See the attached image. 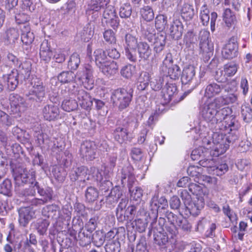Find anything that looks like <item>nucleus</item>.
<instances>
[{"mask_svg": "<svg viewBox=\"0 0 252 252\" xmlns=\"http://www.w3.org/2000/svg\"><path fill=\"white\" fill-rule=\"evenodd\" d=\"M34 211L30 207H21L18 210V221L20 226L26 227L34 216Z\"/></svg>", "mask_w": 252, "mask_h": 252, "instance_id": "15", "label": "nucleus"}, {"mask_svg": "<svg viewBox=\"0 0 252 252\" xmlns=\"http://www.w3.org/2000/svg\"><path fill=\"white\" fill-rule=\"evenodd\" d=\"M210 32L205 30L200 31V54L205 61H208L213 56L214 51L213 43L209 39Z\"/></svg>", "mask_w": 252, "mask_h": 252, "instance_id": "5", "label": "nucleus"}, {"mask_svg": "<svg viewBox=\"0 0 252 252\" xmlns=\"http://www.w3.org/2000/svg\"><path fill=\"white\" fill-rule=\"evenodd\" d=\"M125 42L127 46L132 50H135L138 44L137 39L131 34H126L125 36Z\"/></svg>", "mask_w": 252, "mask_h": 252, "instance_id": "62", "label": "nucleus"}, {"mask_svg": "<svg viewBox=\"0 0 252 252\" xmlns=\"http://www.w3.org/2000/svg\"><path fill=\"white\" fill-rule=\"evenodd\" d=\"M238 45L237 38L233 36L230 38L227 43L223 48L221 54L224 59H231L237 55Z\"/></svg>", "mask_w": 252, "mask_h": 252, "instance_id": "12", "label": "nucleus"}, {"mask_svg": "<svg viewBox=\"0 0 252 252\" xmlns=\"http://www.w3.org/2000/svg\"><path fill=\"white\" fill-rule=\"evenodd\" d=\"M195 70L193 66H189L185 67L182 72L181 75V81L182 84H187L191 82L195 76Z\"/></svg>", "mask_w": 252, "mask_h": 252, "instance_id": "35", "label": "nucleus"}, {"mask_svg": "<svg viewBox=\"0 0 252 252\" xmlns=\"http://www.w3.org/2000/svg\"><path fill=\"white\" fill-rule=\"evenodd\" d=\"M103 37L109 44H114L116 42L115 33L112 30H106L103 33Z\"/></svg>", "mask_w": 252, "mask_h": 252, "instance_id": "64", "label": "nucleus"}, {"mask_svg": "<svg viewBox=\"0 0 252 252\" xmlns=\"http://www.w3.org/2000/svg\"><path fill=\"white\" fill-rule=\"evenodd\" d=\"M132 93L131 89L127 90L124 88H119L114 90L111 97L113 105L120 111L127 108L132 100Z\"/></svg>", "mask_w": 252, "mask_h": 252, "instance_id": "3", "label": "nucleus"}, {"mask_svg": "<svg viewBox=\"0 0 252 252\" xmlns=\"http://www.w3.org/2000/svg\"><path fill=\"white\" fill-rule=\"evenodd\" d=\"M19 196L23 199V201L27 203L30 201L31 198L35 196L36 194V189L34 184L31 183V186L20 191L17 192Z\"/></svg>", "mask_w": 252, "mask_h": 252, "instance_id": "31", "label": "nucleus"}, {"mask_svg": "<svg viewBox=\"0 0 252 252\" xmlns=\"http://www.w3.org/2000/svg\"><path fill=\"white\" fill-rule=\"evenodd\" d=\"M169 30L170 36L172 39L175 40L180 39L183 32V26L182 22L178 20H174Z\"/></svg>", "mask_w": 252, "mask_h": 252, "instance_id": "26", "label": "nucleus"}, {"mask_svg": "<svg viewBox=\"0 0 252 252\" xmlns=\"http://www.w3.org/2000/svg\"><path fill=\"white\" fill-rule=\"evenodd\" d=\"M150 206L152 211L150 215L154 220H157L158 213H164L168 208V203L164 197L159 198L158 195H155L150 201Z\"/></svg>", "mask_w": 252, "mask_h": 252, "instance_id": "8", "label": "nucleus"}, {"mask_svg": "<svg viewBox=\"0 0 252 252\" xmlns=\"http://www.w3.org/2000/svg\"><path fill=\"white\" fill-rule=\"evenodd\" d=\"M87 172V168L84 166L74 167L69 173V177L72 182L76 181L79 178L81 180L86 176Z\"/></svg>", "mask_w": 252, "mask_h": 252, "instance_id": "34", "label": "nucleus"}, {"mask_svg": "<svg viewBox=\"0 0 252 252\" xmlns=\"http://www.w3.org/2000/svg\"><path fill=\"white\" fill-rule=\"evenodd\" d=\"M26 97L27 101L33 104L42 102L45 98L32 89L26 94Z\"/></svg>", "mask_w": 252, "mask_h": 252, "instance_id": "42", "label": "nucleus"}, {"mask_svg": "<svg viewBox=\"0 0 252 252\" xmlns=\"http://www.w3.org/2000/svg\"><path fill=\"white\" fill-rule=\"evenodd\" d=\"M98 197L97 189L93 187H88L85 191V198L88 202H94Z\"/></svg>", "mask_w": 252, "mask_h": 252, "instance_id": "44", "label": "nucleus"}, {"mask_svg": "<svg viewBox=\"0 0 252 252\" xmlns=\"http://www.w3.org/2000/svg\"><path fill=\"white\" fill-rule=\"evenodd\" d=\"M22 33H21V41L26 46H30L33 42L34 36L33 33L30 31V27L29 25H23L21 27Z\"/></svg>", "mask_w": 252, "mask_h": 252, "instance_id": "28", "label": "nucleus"}, {"mask_svg": "<svg viewBox=\"0 0 252 252\" xmlns=\"http://www.w3.org/2000/svg\"><path fill=\"white\" fill-rule=\"evenodd\" d=\"M0 180V193L5 195H9L12 189L11 181L8 179H5L1 181Z\"/></svg>", "mask_w": 252, "mask_h": 252, "instance_id": "50", "label": "nucleus"}, {"mask_svg": "<svg viewBox=\"0 0 252 252\" xmlns=\"http://www.w3.org/2000/svg\"><path fill=\"white\" fill-rule=\"evenodd\" d=\"M177 91L176 86L173 84L167 83L163 88L162 95L166 102H169Z\"/></svg>", "mask_w": 252, "mask_h": 252, "instance_id": "33", "label": "nucleus"}, {"mask_svg": "<svg viewBox=\"0 0 252 252\" xmlns=\"http://www.w3.org/2000/svg\"><path fill=\"white\" fill-rule=\"evenodd\" d=\"M123 195L122 191L120 189L115 187L111 189L109 195L107 196V201L111 203L117 202Z\"/></svg>", "mask_w": 252, "mask_h": 252, "instance_id": "51", "label": "nucleus"}, {"mask_svg": "<svg viewBox=\"0 0 252 252\" xmlns=\"http://www.w3.org/2000/svg\"><path fill=\"white\" fill-rule=\"evenodd\" d=\"M99 68L105 75L110 77L117 73L118 65L115 62L110 61L106 64L99 67Z\"/></svg>", "mask_w": 252, "mask_h": 252, "instance_id": "27", "label": "nucleus"}, {"mask_svg": "<svg viewBox=\"0 0 252 252\" xmlns=\"http://www.w3.org/2000/svg\"><path fill=\"white\" fill-rule=\"evenodd\" d=\"M0 69V75L6 81L7 88L10 91H14L20 83H23L20 81L16 69H11L9 65L6 64L2 65Z\"/></svg>", "mask_w": 252, "mask_h": 252, "instance_id": "4", "label": "nucleus"}, {"mask_svg": "<svg viewBox=\"0 0 252 252\" xmlns=\"http://www.w3.org/2000/svg\"><path fill=\"white\" fill-rule=\"evenodd\" d=\"M168 69L167 74L172 79L176 80L179 78L181 75V69L176 64H174L165 67Z\"/></svg>", "mask_w": 252, "mask_h": 252, "instance_id": "48", "label": "nucleus"}, {"mask_svg": "<svg viewBox=\"0 0 252 252\" xmlns=\"http://www.w3.org/2000/svg\"><path fill=\"white\" fill-rule=\"evenodd\" d=\"M149 31L148 33H145V38L149 42H153L154 56L155 59L160 60L164 55V50L166 42V34L164 32L155 33L151 32V31L154 32V30L150 27L148 28Z\"/></svg>", "mask_w": 252, "mask_h": 252, "instance_id": "2", "label": "nucleus"}, {"mask_svg": "<svg viewBox=\"0 0 252 252\" xmlns=\"http://www.w3.org/2000/svg\"><path fill=\"white\" fill-rule=\"evenodd\" d=\"M116 10L112 5L107 6L103 13V17L105 21L113 18H116Z\"/></svg>", "mask_w": 252, "mask_h": 252, "instance_id": "63", "label": "nucleus"}, {"mask_svg": "<svg viewBox=\"0 0 252 252\" xmlns=\"http://www.w3.org/2000/svg\"><path fill=\"white\" fill-rule=\"evenodd\" d=\"M84 76L85 78L84 79V81H83V83H87L89 85H92L94 82L93 80V73L94 69L92 65L89 64H87L84 66Z\"/></svg>", "mask_w": 252, "mask_h": 252, "instance_id": "43", "label": "nucleus"}, {"mask_svg": "<svg viewBox=\"0 0 252 252\" xmlns=\"http://www.w3.org/2000/svg\"><path fill=\"white\" fill-rule=\"evenodd\" d=\"M128 124H123V126H117L114 131L113 135L115 139L120 143H123L128 140Z\"/></svg>", "mask_w": 252, "mask_h": 252, "instance_id": "23", "label": "nucleus"}, {"mask_svg": "<svg viewBox=\"0 0 252 252\" xmlns=\"http://www.w3.org/2000/svg\"><path fill=\"white\" fill-rule=\"evenodd\" d=\"M136 212V207L134 206H129L123 213L122 221L124 220H131L134 217Z\"/></svg>", "mask_w": 252, "mask_h": 252, "instance_id": "59", "label": "nucleus"}, {"mask_svg": "<svg viewBox=\"0 0 252 252\" xmlns=\"http://www.w3.org/2000/svg\"><path fill=\"white\" fill-rule=\"evenodd\" d=\"M205 202L203 197H196V199L193 202L186 206L187 209L189 211L190 214L193 216H198L200 211L203 208Z\"/></svg>", "mask_w": 252, "mask_h": 252, "instance_id": "20", "label": "nucleus"}, {"mask_svg": "<svg viewBox=\"0 0 252 252\" xmlns=\"http://www.w3.org/2000/svg\"><path fill=\"white\" fill-rule=\"evenodd\" d=\"M19 33L17 30L14 28H10L7 30L5 32L3 41L7 45H13L18 39Z\"/></svg>", "mask_w": 252, "mask_h": 252, "instance_id": "29", "label": "nucleus"}, {"mask_svg": "<svg viewBox=\"0 0 252 252\" xmlns=\"http://www.w3.org/2000/svg\"><path fill=\"white\" fill-rule=\"evenodd\" d=\"M136 71L135 66L131 64H127L124 66L121 69V75L126 79H130L134 74Z\"/></svg>", "mask_w": 252, "mask_h": 252, "instance_id": "45", "label": "nucleus"}, {"mask_svg": "<svg viewBox=\"0 0 252 252\" xmlns=\"http://www.w3.org/2000/svg\"><path fill=\"white\" fill-rule=\"evenodd\" d=\"M140 13L143 18L147 21H151L154 18L153 10L149 6H145L141 8Z\"/></svg>", "mask_w": 252, "mask_h": 252, "instance_id": "55", "label": "nucleus"}, {"mask_svg": "<svg viewBox=\"0 0 252 252\" xmlns=\"http://www.w3.org/2000/svg\"><path fill=\"white\" fill-rule=\"evenodd\" d=\"M236 129H232V131H225V141L227 144H228V147L230 144H233L238 139Z\"/></svg>", "mask_w": 252, "mask_h": 252, "instance_id": "61", "label": "nucleus"}, {"mask_svg": "<svg viewBox=\"0 0 252 252\" xmlns=\"http://www.w3.org/2000/svg\"><path fill=\"white\" fill-rule=\"evenodd\" d=\"M220 106L216 99L208 103H204L200 108V114L202 117L207 122L214 124V119L217 114V109H220Z\"/></svg>", "mask_w": 252, "mask_h": 252, "instance_id": "7", "label": "nucleus"}, {"mask_svg": "<svg viewBox=\"0 0 252 252\" xmlns=\"http://www.w3.org/2000/svg\"><path fill=\"white\" fill-rule=\"evenodd\" d=\"M151 226L154 230V243L158 246H163L166 244L168 241V237L166 234L162 233V228H158L157 222L152 221Z\"/></svg>", "mask_w": 252, "mask_h": 252, "instance_id": "17", "label": "nucleus"}, {"mask_svg": "<svg viewBox=\"0 0 252 252\" xmlns=\"http://www.w3.org/2000/svg\"><path fill=\"white\" fill-rule=\"evenodd\" d=\"M223 17V20L228 29L235 30L237 28V20L235 15L230 9L226 8L224 10Z\"/></svg>", "mask_w": 252, "mask_h": 252, "instance_id": "22", "label": "nucleus"}, {"mask_svg": "<svg viewBox=\"0 0 252 252\" xmlns=\"http://www.w3.org/2000/svg\"><path fill=\"white\" fill-rule=\"evenodd\" d=\"M235 89L236 86L233 85L232 87H230L228 91H227V94H223L222 96L215 98L220 107L223 105L234 103L237 100V96L233 93ZM225 92H226V91Z\"/></svg>", "mask_w": 252, "mask_h": 252, "instance_id": "19", "label": "nucleus"}, {"mask_svg": "<svg viewBox=\"0 0 252 252\" xmlns=\"http://www.w3.org/2000/svg\"><path fill=\"white\" fill-rule=\"evenodd\" d=\"M119 13L122 18L127 19L130 18L132 13V7L130 3H126L122 4L120 8Z\"/></svg>", "mask_w": 252, "mask_h": 252, "instance_id": "49", "label": "nucleus"}, {"mask_svg": "<svg viewBox=\"0 0 252 252\" xmlns=\"http://www.w3.org/2000/svg\"><path fill=\"white\" fill-rule=\"evenodd\" d=\"M31 183L34 184L35 189L37 190L38 194L42 196V198L47 201H50L52 198V190L50 189H44L43 188L40 187L39 185L38 182L35 181V179H32V181L30 182Z\"/></svg>", "mask_w": 252, "mask_h": 252, "instance_id": "37", "label": "nucleus"}, {"mask_svg": "<svg viewBox=\"0 0 252 252\" xmlns=\"http://www.w3.org/2000/svg\"><path fill=\"white\" fill-rule=\"evenodd\" d=\"M92 241L97 247L101 246L105 241L104 234L102 231H96L92 234Z\"/></svg>", "mask_w": 252, "mask_h": 252, "instance_id": "52", "label": "nucleus"}, {"mask_svg": "<svg viewBox=\"0 0 252 252\" xmlns=\"http://www.w3.org/2000/svg\"><path fill=\"white\" fill-rule=\"evenodd\" d=\"M42 214L48 218H51L53 219L57 220L60 219V207L55 204L46 206L42 210Z\"/></svg>", "mask_w": 252, "mask_h": 252, "instance_id": "25", "label": "nucleus"}, {"mask_svg": "<svg viewBox=\"0 0 252 252\" xmlns=\"http://www.w3.org/2000/svg\"><path fill=\"white\" fill-rule=\"evenodd\" d=\"M230 88V84H226L225 85H218L216 83H211L207 86L205 95L208 97L211 98L214 96L219 94L221 90L224 89L225 91H228Z\"/></svg>", "mask_w": 252, "mask_h": 252, "instance_id": "18", "label": "nucleus"}, {"mask_svg": "<svg viewBox=\"0 0 252 252\" xmlns=\"http://www.w3.org/2000/svg\"><path fill=\"white\" fill-rule=\"evenodd\" d=\"M18 69H16L20 81L23 82L28 79L30 76L32 68V64L30 62L26 61L21 63L19 65Z\"/></svg>", "mask_w": 252, "mask_h": 252, "instance_id": "24", "label": "nucleus"}, {"mask_svg": "<svg viewBox=\"0 0 252 252\" xmlns=\"http://www.w3.org/2000/svg\"><path fill=\"white\" fill-rule=\"evenodd\" d=\"M80 63V56L77 53H73L68 62V68L71 70H75L78 68Z\"/></svg>", "mask_w": 252, "mask_h": 252, "instance_id": "54", "label": "nucleus"}, {"mask_svg": "<svg viewBox=\"0 0 252 252\" xmlns=\"http://www.w3.org/2000/svg\"><path fill=\"white\" fill-rule=\"evenodd\" d=\"M241 114L245 122L250 123L252 121V109L248 104L242 105Z\"/></svg>", "mask_w": 252, "mask_h": 252, "instance_id": "53", "label": "nucleus"}, {"mask_svg": "<svg viewBox=\"0 0 252 252\" xmlns=\"http://www.w3.org/2000/svg\"><path fill=\"white\" fill-rule=\"evenodd\" d=\"M121 183L125 185L126 183L128 185H132L135 181V176L133 173V168L131 165L125 166L121 171Z\"/></svg>", "mask_w": 252, "mask_h": 252, "instance_id": "21", "label": "nucleus"}, {"mask_svg": "<svg viewBox=\"0 0 252 252\" xmlns=\"http://www.w3.org/2000/svg\"><path fill=\"white\" fill-rule=\"evenodd\" d=\"M15 184L20 186L21 184L29 183L32 181V179H35V177L29 173L28 171L24 168L19 167L17 168L13 174Z\"/></svg>", "mask_w": 252, "mask_h": 252, "instance_id": "14", "label": "nucleus"}, {"mask_svg": "<svg viewBox=\"0 0 252 252\" xmlns=\"http://www.w3.org/2000/svg\"><path fill=\"white\" fill-rule=\"evenodd\" d=\"M99 216L97 214L92 217L86 224L87 230L92 232L94 230L99 222Z\"/></svg>", "mask_w": 252, "mask_h": 252, "instance_id": "60", "label": "nucleus"}, {"mask_svg": "<svg viewBox=\"0 0 252 252\" xmlns=\"http://www.w3.org/2000/svg\"><path fill=\"white\" fill-rule=\"evenodd\" d=\"M53 52L51 50L47 40H44L40 46V56L42 60L49 62L53 57Z\"/></svg>", "mask_w": 252, "mask_h": 252, "instance_id": "30", "label": "nucleus"}, {"mask_svg": "<svg viewBox=\"0 0 252 252\" xmlns=\"http://www.w3.org/2000/svg\"><path fill=\"white\" fill-rule=\"evenodd\" d=\"M49 224L48 220L43 219H38L33 223L35 229L40 235L46 234Z\"/></svg>", "mask_w": 252, "mask_h": 252, "instance_id": "38", "label": "nucleus"}, {"mask_svg": "<svg viewBox=\"0 0 252 252\" xmlns=\"http://www.w3.org/2000/svg\"><path fill=\"white\" fill-rule=\"evenodd\" d=\"M137 217V219L132 224L133 227L135 226L136 230L140 233L145 231L148 223L150 220L157 222V220H154L150 214L146 212L143 209H140L138 212Z\"/></svg>", "mask_w": 252, "mask_h": 252, "instance_id": "9", "label": "nucleus"}, {"mask_svg": "<svg viewBox=\"0 0 252 252\" xmlns=\"http://www.w3.org/2000/svg\"><path fill=\"white\" fill-rule=\"evenodd\" d=\"M210 11L207 7V5L204 4L201 7L200 12V17L202 24L204 26H207L210 20L209 16Z\"/></svg>", "mask_w": 252, "mask_h": 252, "instance_id": "57", "label": "nucleus"}, {"mask_svg": "<svg viewBox=\"0 0 252 252\" xmlns=\"http://www.w3.org/2000/svg\"><path fill=\"white\" fill-rule=\"evenodd\" d=\"M78 106L76 99H66L62 103V107L63 109L67 112H70L75 110Z\"/></svg>", "mask_w": 252, "mask_h": 252, "instance_id": "47", "label": "nucleus"}, {"mask_svg": "<svg viewBox=\"0 0 252 252\" xmlns=\"http://www.w3.org/2000/svg\"><path fill=\"white\" fill-rule=\"evenodd\" d=\"M70 93L76 99L78 104L82 108L88 110L93 105V99L90 94L84 90L78 87L73 86L69 90Z\"/></svg>", "mask_w": 252, "mask_h": 252, "instance_id": "6", "label": "nucleus"}, {"mask_svg": "<svg viewBox=\"0 0 252 252\" xmlns=\"http://www.w3.org/2000/svg\"><path fill=\"white\" fill-rule=\"evenodd\" d=\"M181 14L183 18L187 21L192 20L195 14L193 5L189 3H184L181 9Z\"/></svg>", "mask_w": 252, "mask_h": 252, "instance_id": "39", "label": "nucleus"}, {"mask_svg": "<svg viewBox=\"0 0 252 252\" xmlns=\"http://www.w3.org/2000/svg\"><path fill=\"white\" fill-rule=\"evenodd\" d=\"M120 243L117 240L110 241L105 246L106 252H120Z\"/></svg>", "mask_w": 252, "mask_h": 252, "instance_id": "56", "label": "nucleus"}, {"mask_svg": "<svg viewBox=\"0 0 252 252\" xmlns=\"http://www.w3.org/2000/svg\"><path fill=\"white\" fill-rule=\"evenodd\" d=\"M9 100L11 112L20 116V113L24 112L26 109L24 98L17 94L12 93L9 95Z\"/></svg>", "mask_w": 252, "mask_h": 252, "instance_id": "10", "label": "nucleus"}, {"mask_svg": "<svg viewBox=\"0 0 252 252\" xmlns=\"http://www.w3.org/2000/svg\"><path fill=\"white\" fill-rule=\"evenodd\" d=\"M31 84L32 85V89L45 97V86L40 79L37 77L33 78L32 80Z\"/></svg>", "mask_w": 252, "mask_h": 252, "instance_id": "40", "label": "nucleus"}, {"mask_svg": "<svg viewBox=\"0 0 252 252\" xmlns=\"http://www.w3.org/2000/svg\"><path fill=\"white\" fill-rule=\"evenodd\" d=\"M128 202V200L126 198H122L118 206L116 216L120 221H122L124 209H126Z\"/></svg>", "mask_w": 252, "mask_h": 252, "instance_id": "58", "label": "nucleus"}, {"mask_svg": "<svg viewBox=\"0 0 252 252\" xmlns=\"http://www.w3.org/2000/svg\"><path fill=\"white\" fill-rule=\"evenodd\" d=\"M78 237L79 245L82 247H86L90 244L92 242V232L87 230L86 231L80 232Z\"/></svg>", "mask_w": 252, "mask_h": 252, "instance_id": "41", "label": "nucleus"}, {"mask_svg": "<svg viewBox=\"0 0 252 252\" xmlns=\"http://www.w3.org/2000/svg\"><path fill=\"white\" fill-rule=\"evenodd\" d=\"M96 147L94 142L86 140L81 145L80 155L86 160H92L95 158Z\"/></svg>", "mask_w": 252, "mask_h": 252, "instance_id": "11", "label": "nucleus"}, {"mask_svg": "<svg viewBox=\"0 0 252 252\" xmlns=\"http://www.w3.org/2000/svg\"><path fill=\"white\" fill-rule=\"evenodd\" d=\"M75 77L72 71H63L58 75V79L62 83H67L73 81Z\"/></svg>", "mask_w": 252, "mask_h": 252, "instance_id": "46", "label": "nucleus"}, {"mask_svg": "<svg viewBox=\"0 0 252 252\" xmlns=\"http://www.w3.org/2000/svg\"><path fill=\"white\" fill-rule=\"evenodd\" d=\"M137 51L141 59L144 60H148L152 55V49L149 45L146 42H140L137 46Z\"/></svg>", "mask_w": 252, "mask_h": 252, "instance_id": "32", "label": "nucleus"}, {"mask_svg": "<svg viewBox=\"0 0 252 252\" xmlns=\"http://www.w3.org/2000/svg\"><path fill=\"white\" fill-rule=\"evenodd\" d=\"M42 113L45 120L49 121H54L59 117V108L53 104H46L43 108Z\"/></svg>", "mask_w": 252, "mask_h": 252, "instance_id": "16", "label": "nucleus"}, {"mask_svg": "<svg viewBox=\"0 0 252 252\" xmlns=\"http://www.w3.org/2000/svg\"><path fill=\"white\" fill-rule=\"evenodd\" d=\"M220 129V131L216 132L213 135V142L215 144L218 145L217 149H220V154L224 153L228 149V144L226 143L225 131L230 130L228 128H224L223 127H217Z\"/></svg>", "mask_w": 252, "mask_h": 252, "instance_id": "13", "label": "nucleus"}, {"mask_svg": "<svg viewBox=\"0 0 252 252\" xmlns=\"http://www.w3.org/2000/svg\"><path fill=\"white\" fill-rule=\"evenodd\" d=\"M232 110L229 107H224L221 109H217V114L214 119L215 127H223L224 128L237 129L239 124L234 115H231Z\"/></svg>", "mask_w": 252, "mask_h": 252, "instance_id": "1", "label": "nucleus"}, {"mask_svg": "<svg viewBox=\"0 0 252 252\" xmlns=\"http://www.w3.org/2000/svg\"><path fill=\"white\" fill-rule=\"evenodd\" d=\"M94 56L96 65L98 67L110 61L109 60L106 51L101 49L95 50L94 52Z\"/></svg>", "mask_w": 252, "mask_h": 252, "instance_id": "36", "label": "nucleus"}]
</instances>
